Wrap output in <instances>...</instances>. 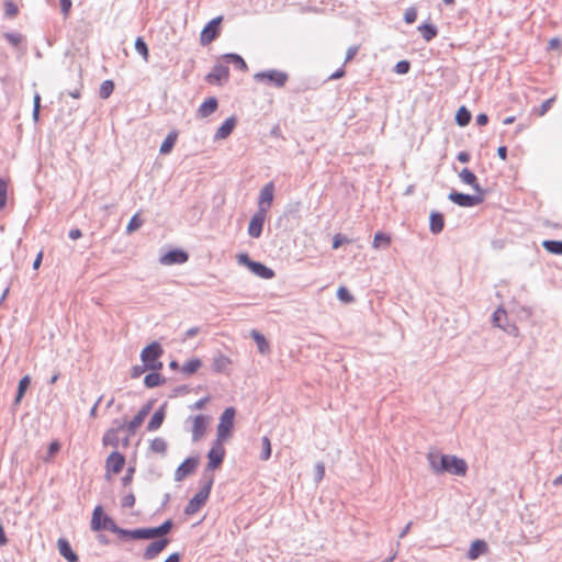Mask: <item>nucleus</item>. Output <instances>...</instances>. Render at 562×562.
I'll use <instances>...</instances> for the list:
<instances>
[{
	"mask_svg": "<svg viewBox=\"0 0 562 562\" xmlns=\"http://www.w3.org/2000/svg\"><path fill=\"white\" fill-rule=\"evenodd\" d=\"M164 350L161 346L154 341L145 347L140 352V359L146 369L151 371H158L162 368V362L159 361Z\"/></svg>",
	"mask_w": 562,
	"mask_h": 562,
	"instance_id": "f257e3e1",
	"label": "nucleus"
},
{
	"mask_svg": "<svg viewBox=\"0 0 562 562\" xmlns=\"http://www.w3.org/2000/svg\"><path fill=\"white\" fill-rule=\"evenodd\" d=\"M289 76L286 72L278 69H269L259 71L254 75V80L258 83L271 86L274 88H282L288 82Z\"/></svg>",
	"mask_w": 562,
	"mask_h": 562,
	"instance_id": "f03ea898",
	"label": "nucleus"
},
{
	"mask_svg": "<svg viewBox=\"0 0 562 562\" xmlns=\"http://www.w3.org/2000/svg\"><path fill=\"white\" fill-rule=\"evenodd\" d=\"M213 485V476L205 479L201 490L189 501L184 508L187 515H193L206 503Z\"/></svg>",
	"mask_w": 562,
	"mask_h": 562,
	"instance_id": "7ed1b4c3",
	"label": "nucleus"
},
{
	"mask_svg": "<svg viewBox=\"0 0 562 562\" xmlns=\"http://www.w3.org/2000/svg\"><path fill=\"white\" fill-rule=\"evenodd\" d=\"M235 409L227 407L220 417L217 426V439L218 441L225 440L229 435L234 426Z\"/></svg>",
	"mask_w": 562,
	"mask_h": 562,
	"instance_id": "20e7f679",
	"label": "nucleus"
},
{
	"mask_svg": "<svg viewBox=\"0 0 562 562\" xmlns=\"http://www.w3.org/2000/svg\"><path fill=\"white\" fill-rule=\"evenodd\" d=\"M115 521L106 516V515H103V509L101 506H97L93 510V514H92V519H91V529L92 530H95V531H99V530H109L111 531L112 529H114V526H115Z\"/></svg>",
	"mask_w": 562,
	"mask_h": 562,
	"instance_id": "39448f33",
	"label": "nucleus"
},
{
	"mask_svg": "<svg viewBox=\"0 0 562 562\" xmlns=\"http://www.w3.org/2000/svg\"><path fill=\"white\" fill-rule=\"evenodd\" d=\"M448 199L454 204L462 207H472L479 205L483 201V194H465L457 191L449 193Z\"/></svg>",
	"mask_w": 562,
	"mask_h": 562,
	"instance_id": "423d86ee",
	"label": "nucleus"
},
{
	"mask_svg": "<svg viewBox=\"0 0 562 562\" xmlns=\"http://www.w3.org/2000/svg\"><path fill=\"white\" fill-rule=\"evenodd\" d=\"M446 468L442 469V473L448 472L458 476H463L467 473L468 465L463 459L456 456H443Z\"/></svg>",
	"mask_w": 562,
	"mask_h": 562,
	"instance_id": "0eeeda50",
	"label": "nucleus"
},
{
	"mask_svg": "<svg viewBox=\"0 0 562 562\" xmlns=\"http://www.w3.org/2000/svg\"><path fill=\"white\" fill-rule=\"evenodd\" d=\"M221 22L222 16H216L203 27L200 35L201 45H207L218 36Z\"/></svg>",
	"mask_w": 562,
	"mask_h": 562,
	"instance_id": "6e6552de",
	"label": "nucleus"
},
{
	"mask_svg": "<svg viewBox=\"0 0 562 562\" xmlns=\"http://www.w3.org/2000/svg\"><path fill=\"white\" fill-rule=\"evenodd\" d=\"M210 419V416L206 415H195L189 418L192 424L191 432L193 441H199L204 436Z\"/></svg>",
	"mask_w": 562,
	"mask_h": 562,
	"instance_id": "1a4fd4ad",
	"label": "nucleus"
},
{
	"mask_svg": "<svg viewBox=\"0 0 562 562\" xmlns=\"http://www.w3.org/2000/svg\"><path fill=\"white\" fill-rule=\"evenodd\" d=\"M273 193H274V186L272 182H269L262 187V189L260 190L259 200H258V211L259 212L267 214V212L273 201Z\"/></svg>",
	"mask_w": 562,
	"mask_h": 562,
	"instance_id": "9d476101",
	"label": "nucleus"
},
{
	"mask_svg": "<svg viewBox=\"0 0 562 562\" xmlns=\"http://www.w3.org/2000/svg\"><path fill=\"white\" fill-rule=\"evenodd\" d=\"M189 256L186 251L181 249H173L159 258V262L164 266H172V265H182L187 262Z\"/></svg>",
	"mask_w": 562,
	"mask_h": 562,
	"instance_id": "9b49d317",
	"label": "nucleus"
},
{
	"mask_svg": "<svg viewBox=\"0 0 562 562\" xmlns=\"http://www.w3.org/2000/svg\"><path fill=\"white\" fill-rule=\"evenodd\" d=\"M224 454H225V450L222 446V441H218V439H217L216 442L213 445V447L210 449V451L207 453V458H209L207 469L214 470V469L218 468L221 465V463L223 462Z\"/></svg>",
	"mask_w": 562,
	"mask_h": 562,
	"instance_id": "f8f14e48",
	"label": "nucleus"
},
{
	"mask_svg": "<svg viewBox=\"0 0 562 562\" xmlns=\"http://www.w3.org/2000/svg\"><path fill=\"white\" fill-rule=\"evenodd\" d=\"M125 464V458L123 454H121L117 451H113L105 461V468L108 475L110 473L117 474L122 471L123 467Z\"/></svg>",
	"mask_w": 562,
	"mask_h": 562,
	"instance_id": "ddd939ff",
	"label": "nucleus"
},
{
	"mask_svg": "<svg viewBox=\"0 0 562 562\" xmlns=\"http://www.w3.org/2000/svg\"><path fill=\"white\" fill-rule=\"evenodd\" d=\"M171 528H172V521L166 520L164 524H161L158 527L143 528V532H139L138 536H140L142 539H154V538L167 535Z\"/></svg>",
	"mask_w": 562,
	"mask_h": 562,
	"instance_id": "4468645a",
	"label": "nucleus"
},
{
	"mask_svg": "<svg viewBox=\"0 0 562 562\" xmlns=\"http://www.w3.org/2000/svg\"><path fill=\"white\" fill-rule=\"evenodd\" d=\"M266 220V213L257 211V213L251 217L248 225V234L252 238H259L262 233L263 223Z\"/></svg>",
	"mask_w": 562,
	"mask_h": 562,
	"instance_id": "2eb2a0df",
	"label": "nucleus"
},
{
	"mask_svg": "<svg viewBox=\"0 0 562 562\" xmlns=\"http://www.w3.org/2000/svg\"><path fill=\"white\" fill-rule=\"evenodd\" d=\"M198 465V459L188 458L186 459L176 470L175 480L177 482L182 481L186 476L193 473Z\"/></svg>",
	"mask_w": 562,
	"mask_h": 562,
	"instance_id": "dca6fc26",
	"label": "nucleus"
},
{
	"mask_svg": "<svg viewBox=\"0 0 562 562\" xmlns=\"http://www.w3.org/2000/svg\"><path fill=\"white\" fill-rule=\"evenodd\" d=\"M229 69L226 64L218 63L216 64L212 71L207 75L206 79L210 82L221 83L223 80L228 78Z\"/></svg>",
	"mask_w": 562,
	"mask_h": 562,
	"instance_id": "f3484780",
	"label": "nucleus"
},
{
	"mask_svg": "<svg viewBox=\"0 0 562 562\" xmlns=\"http://www.w3.org/2000/svg\"><path fill=\"white\" fill-rule=\"evenodd\" d=\"M443 456L445 454H441L437 450H430L427 453V460L429 462L430 469L436 474H441L442 473V469L446 468V465H445V460L446 459H443Z\"/></svg>",
	"mask_w": 562,
	"mask_h": 562,
	"instance_id": "a211bd4d",
	"label": "nucleus"
},
{
	"mask_svg": "<svg viewBox=\"0 0 562 562\" xmlns=\"http://www.w3.org/2000/svg\"><path fill=\"white\" fill-rule=\"evenodd\" d=\"M169 540L167 538L158 539L151 542L144 552L145 560L155 559L165 548L168 546Z\"/></svg>",
	"mask_w": 562,
	"mask_h": 562,
	"instance_id": "6ab92c4d",
	"label": "nucleus"
},
{
	"mask_svg": "<svg viewBox=\"0 0 562 562\" xmlns=\"http://www.w3.org/2000/svg\"><path fill=\"white\" fill-rule=\"evenodd\" d=\"M459 179L461 180L462 183L464 184H468L470 187H472V189L479 193V194H483V189L481 188V186L477 182V178L476 176L468 168H463L460 172H459Z\"/></svg>",
	"mask_w": 562,
	"mask_h": 562,
	"instance_id": "aec40b11",
	"label": "nucleus"
},
{
	"mask_svg": "<svg viewBox=\"0 0 562 562\" xmlns=\"http://www.w3.org/2000/svg\"><path fill=\"white\" fill-rule=\"evenodd\" d=\"M150 404H146L145 406H143L139 412L137 413V415L131 420L128 422V424L126 425V429L130 434H134L137 428L142 425V423L144 422L145 417L148 415V413L150 412Z\"/></svg>",
	"mask_w": 562,
	"mask_h": 562,
	"instance_id": "412c9836",
	"label": "nucleus"
},
{
	"mask_svg": "<svg viewBox=\"0 0 562 562\" xmlns=\"http://www.w3.org/2000/svg\"><path fill=\"white\" fill-rule=\"evenodd\" d=\"M58 551L68 562H78V555L72 551L69 542L60 538L57 541Z\"/></svg>",
	"mask_w": 562,
	"mask_h": 562,
	"instance_id": "4be33fe9",
	"label": "nucleus"
},
{
	"mask_svg": "<svg viewBox=\"0 0 562 562\" xmlns=\"http://www.w3.org/2000/svg\"><path fill=\"white\" fill-rule=\"evenodd\" d=\"M235 124H236V121L234 117L226 119L225 122L217 128V131L214 135V139L220 140V139H225L226 137H228L231 135V133L233 132Z\"/></svg>",
	"mask_w": 562,
	"mask_h": 562,
	"instance_id": "5701e85b",
	"label": "nucleus"
},
{
	"mask_svg": "<svg viewBox=\"0 0 562 562\" xmlns=\"http://www.w3.org/2000/svg\"><path fill=\"white\" fill-rule=\"evenodd\" d=\"M217 106V100L215 98H209L199 106L198 115L200 117H207L216 111Z\"/></svg>",
	"mask_w": 562,
	"mask_h": 562,
	"instance_id": "b1692460",
	"label": "nucleus"
},
{
	"mask_svg": "<svg viewBox=\"0 0 562 562\" xmlns=\"http://www.w3.org/2000/svg\"><path fill=\"white\" fill-rule=\"evenodd\" d=\"M445 227L443 215L439 212H431L429 218V228L432 234H439Z\"/></svg>",
	"mask_w": 562,
	"mask_h": 562,
	"instance_id": "393cba45",
	"label": "nucleus"
},
{
	"mask_svg": "<svg viewBox=\"0 0 562 562\" xmlns=\"http://www.w3.org/2000/svg\"><path fill=\"white\" fill-rule=\"evenodd\" d=\"M487 550V544L483 540H475L472 542L469 551H468V558L470 560L477 559L481 554L485 553Z\"/></svg>",
	"mask_w": 562,
	"mask_h": 562,
	"instance_id": "a878e982",
	"label": "nucleus"
},
{
	"mask_svg": "<svg viewBox=\"0 0 562 562\" xmlns=\"http://www.w3.org/2000/svg\"><path fill=\"white\" fill-rule=\"evenodd\" d=\"M254 274L262 278V279H271L274 277V272L272 269L266 267L265 265L260 263V262H254L251 263L250 266V269H249Z\"/></svg>",
	"mask_w": 562,
	"mask_h": 562,
	"instance_id": "bb28decb",
	"label": "nucleus"
},
{
	"mask_svg": "<svg viewBox=\"0 0 562 562\" xmlns=\"http://www.w3.org/2000/svg\"><path fill=\"white\" fill-rule=\"evenodd\" d=\"M165 419V407H160L158 411H156L150 418L149 423L147 424V430L148 431H155L160 428Z\"/></svg>",
	"mask_w": 562,
	"mask_h": 562,
	"instance_id": "cd10ccee",
	"label": "nucleus"
},
{
	"mask_svg": "<svg viewBox=\"0 0 562 562\" xmlns=\"http://www.w3.org/2000/svg\"><path fill=\"white\" fill-rule=\"evenodd\" d=\"M30 383H31V378L29 375H24L19 381L16 396H15L14 402H13L14 406L20 405V403H21V401H22V398H23L27 387L30 386Z\"/></svg>",
	"mask_w": 562,
	"mask_h": 562,
	"instance_id": "c85d7f7f",
	"label": "nucleus"
},
{
	"mask_svg": "<svg viewBox=\"0 0 562 562\" xmlns=\"http://www.w3.org/2000/svg\"><path fill=\"white\" fill-rule=\"evenodd\" d=\"M251 337L254 338L255 342L257 344L258 350L262 355H267L270 351V347L268 341L266 340L265 336L261 335L257 330L251 331Z\"/></svg>",
	"mask_w": 562,
	"mask_h": 562,
	"instance_id": "c756f323",
	"label": "nucleus"
},
{
	"mask_svg": "<svg viewBox=\"0 0 562 562\" xmlns=\"http://www.w3.org/2000/svg\"><path fill=\"white\" fill-rule=\"evenodd\" d=\"M112 532L116 533L117 536L122 538H131V539H142L139 532H143V528L134 529V530H127L119 527L117 525L114 526V529L111 530Z\"/></svg>",
	"mask_w": 562,
	"mask_h": 562,
	"instance_id": "7c9ffc66",
	"label": "nucleus"
},
{
	"mask_svg": "<svg viewBox=\"0 0 562 562\" xmlns=\"http://www.w3.org/2000/svg\"><path fill=\"white\" fill-rule=\"evenodd\" d=\"M229 363L231 361L226 356L218 353L213 359L212 368L216 372H223L228 368Z\"/></svg>",
	"mask_w": 562,
	"mask_h": 562,
	"instance_id": "2f4dec72",
	"label": "nucleus"
},
{
	"mask_svg": "<svg viewBox=\"0 0 562 562\" xmlns=\"http://www.w3.org/2000/svg\"><path fill=\"white\" fill-rule=\"evenodd\" d=\"M391 244V237L384 233H376L372 243L374 249L386 248Z\"/></svg>",
	"mask_w": 562,
	"mask_h": 562,
	"instance_id": "473e14b6",
	"label": "nucleus"
},
{
	"mask_svg": "<svg viewBox=\"0 0 562 562\" xmlns=\"http://www.w3.org/2000/svg\"><path fill=\"white\" fill-rule=\"evenodd\" d=\"M168 443L164 438L157 437L150 441V450L158 454H165Z\"/></svg>",
	"mask_w": 562,
	"mask_h": 562,
	"instance_id": "72a5a7b5",
	"label": "nucleus"
},
{
	"mask_svg": "<svg viewBox=\"0 0 562 562\" xmlns=\"http://www.w3.org/2000/svg\"><path fill=\"white\" fill-rule=\"evenodd\" d=\"M227 64H233L241 70H247V64L241 56L237 54H226L223 57Z\"/></svg>",
	"mask_w": 562,
	"mask_h": 562,
	"instance_id": "f704fd0d",
	"label": "nucleus"
},
{
	"mask_svg": "<svg viewBox=\"0 0 562 562\" xmlns=\"http://www.w3.org/2000/svg\"><path fill=\"white\" fill-rule=\"evenodd\" d=\"M418 31L422 33L425 41L430 42L437 36V29L431 24H422L418 26Z\"/></svg>",
	"mask_w": 562,
	"mask_h": 562,
	"instance_id": "c9c22d12",
	"label": "nucleus"
},
{
	"mask_svg": "<svg viewBox=\"0 0 562 562\" xmlns=\"http://www.w3.org/2000/svg\"><path fill=\"white\" fill-rule=\"evenodd\" d=\"M201 366H202V362L200 359H191V360L187 361L186 363H183L181 371L184 374L190 375V374L195 373L200 369Z\"/></svg>",
	"mask_w": 562,
	"mask_h": 562,
	"instance_id": "e433bc0d",
	"label": "nucleus"
},
{
	"mask_svg": "<svg viewBox=\"0 0 562 562\" xmlns=\"http://www.w3.org/2000/svg\"><path fill=\"white\" fill-rule=\"evenodd\" d=\"M177 140V134L176 133H170L167 135V137L165 138V140L162 142V144L160 145V154H168L171 151L172 147L175 146V143Z\"/></svg>",
	"mask_w": 562,
	"mask_h": 562,
	"instance_id": "4c0bfd02",
	"label": "nucleus"
},
{
	"mask_svg": "<svg viewBox=\"0 0 562 562\" xmlns=\"http://www.w3.org/2000/svg\"><path fill=\"white\" fill-rule=\"evenodd\" d=\"M543 248L554 255H562V241L560 240H544Z\"/></svg>",
	"mask_w": 562,
	"mask_h": 562,
	"instance_id": "58836bf2",
	"label": "nucleus"
},
{
	"mask_svg": "<svg viewBox=\"0 0 562 562\" xmlns=\"http://www.w3.org/2000/svg\"><path fill=\"white\" fill-rule=\"evenodd\" d=\"M456 121L460 126H465L471 121V113L467 110V108L461 106L457 114H456Z\"/></svg>",
	"mask_w": 562,
	"mask_h": 562,
	"instance_id": "ea45409f",
	"label": "nucleus"
},
{
	"mask_svg": "<svg viewBox=\"0 0 562 562\" xmlns=\"http://www.w3.org/2000/svg\"><path fill=\"white\" fill-rule=\"evenodd\" d=\"M114 90V83L112 80H104L99 89V97L101 99H108Z\"/></svg>",
	"mask_w": 562,
	"mask_h": 562,
	"instance_id": "a19ab883",
	"label": "nucleus"
},
{
	"mask_svg": "<svg viewBox=\"0 0 562 562\" xmlns=\"http://www.w3.org/2000/svg\"><path fill=\"white\" fill-rule=\"evenodd\" d=\"M162 378L160 376L159 373L157 372H151V373H148L146 376H145V380H144V383L147 387H155V386H158L161 384L162 382Z\"/></svg>",
	"mask_w": 562,
	"mask_h": 562,
	"instance_id": "79ce46f5",
	"label": "nucleus"
},
{
	"mask_svg": "<svg viewBox=\"0 0 562 562\" xmlns=\"http://www.w3.org/2000/svg\"><path fill=\"white\" fill-rule=\"evenodd\" d=\"M135 50L144 58L148 60V47L142 37H137L135 41Z\"/></svg>",
	"mask_w": 562,
	"mask_h": 562,
	"instance_id": "37998d69",
	"label": "nucleus"
},
{
	"mask_svg": "<svg viewBox=\"0 0 562 562\" xmlns=\"http://www.w3.org/2000/svg\"><path fill=\"white\" fill-rule=\"evenodd\" d=\"M506 318V312L503 308H497L492 315V323L494 326L505 329L502 321Z\"/></svg>",
	"mask_w": 562,
	"mask_h": 562,
	"instance_id": "c03bdc74",
	"label": "nucleus"
},
{
	"mask_svg": "<svg viewBox=\"0 0 562 562\" xmlns=\"http://www.w3.org/2000/svg\"><path fill=\"white\" fill-rule=\"evenodd\" d=\"M8 183L5 180L0 179V210L7 204Z\"/></svg>",
	"mask_w": 562,
	"mask_h": 562,
	"instance_id": "a18cd8bd",
	"label": "nucleus"
},
{
	"mask_svg": "<svg viewBox=\"0 0 562 562\" xmlns=\"http://www.w3.org/2000/svg\"><path fill=\"white\" fill-rule=\"evenodd\" d=\"M271 456V443L268 437L262 438V451L260 458L268 460Z\"/></svg>",
	"mask_w": 562,
	"mask_h": 562,
	"instance_id": "49530a36",
	"label": "nucleus"
},
{
	"mask_svg": "<svg viewBox=\"0 0 562 562\" xmlns=\"http://www.w3.org/2000/svg\"><path fill=\"white\" fill-rule=\"evenodd\" d=\"M337 297L344 302V303H350L353 301V297L352 295L350 294V292L344 288V286H340L337 291Z\"/></svg>",
	"mask_w": 562,
	"mask_h": 562,
	"instance_id": "de8ad7c7",
	"label": "nucleus"
},
{
	"mask_svg": "<svg viewBox=\"0 0 562 562\" xmlns=\"http://www.w3.org/2000/svg\"><path fill=\"white\" fill-rule=\"evenodd\" d=\"M143 222L142 220H139L138 215H134L130 223L127 224V227H126V231L128 234L135 232L136 229H138L140 226H142Z\"/></svg>",
	"mask_w": 562,
	"mask_h": 562,
	"instance_id": "09e8293b",
	"label": "nucleus"
},
{
	"mask_svg": "<svg viewBox=\"0 0 562 562\" xmlns=\"http://www.w3.org/2000/svg\"><path fill=\"white\" fill-rule=\"evenodd\" d=\"M409 63L407 60H401L395 65V72L398 75H405L409 71Z\"/></svg>",
	"mask_w": 562,
	"mask_h": 562,
	"instance_id": "8fccbe9b",
	"label": "nucleus"
},
{
	"mask_svg": "<svg viewBox=\"0 0 562 562\" xmlns=\"http://www.w3.org/2000/svg\"><path fill=\"white\" fill-rule=\"evenodd\" d=\"M315 482L319 483L325 475V467L322 462H317L314 468Z\"/></svg>",
	"mask_w": 562,
	"mask_h": 562,
	"instance_id": "3c124183",
	"label": "nucleus"
},
{
	"mask_svg": "<svg viewBox=\"0 0 562 562\" xmlns=\"http://www.w3.org/2000/svg\"><path fill=\"white\" fill-rule=\"evenodd\" d=\"M5 7V14L9 18H13L18 14V7L14 4L12 0H7L4 3Z\"/></svg>",
	"mask_w": 562,
	"mask_h": 562,
	"instance_id": "603ef678",
	"label": "nucleus"
},
{
	"mask_svg": "<svg viewBox=\"0 0 562 562\" xmlns=\"http://www.w3.org/2000/svg\"><path fill=\"white\" fill-rule=\"evenodd\" d=\"M417 19V11L415 8H408L404 13V20L406 23L412 24Z\"/></svg>",
	"mask_w": 562,
	"mask_h": 562,
	"instance_id": "864d4df0",
	"label": "nucleus"
},
{
	"mask_svg": "<svg viewBox=\"0 0 562 562\" xmlns=\"http://www.w3.org/2000/svg\"><path fill=\"white\" fill-rule=\"evenodd\" d=\"M40 108H41V97L38 93L34 95V108H33V120L35 122L38 121L40 117Z\"/></svg>",
	"mask_w": 562,
	"mask_h": 562,
	"instance_id": "5fc2aeb1",
	"label": "nucleus"
},
{
	"mask_svg": "<svg viewBox=\"0 0 562 562\" xmlns=\"http://www.w3.org/2000/svg\"><path fill=\"white\" fill-rule=\"evenodd\" d=\"M4 37L13 46L19 45L22 40V36L19 33H5Z\"/></svg>",
	"mask_w": 562,
	"mask_h": 562,
	"instance_id": "6e6d98bb",
	"label": "nucleus"
},
{
	"mask_svg": "<svg viewBox=\"0 0 562 562\" xmlns=\"http://www.w3.org/2000/svg\"><path fill=\"white\" fill-rule=\"evenodd\" d=\"M553 102H554V98H550V99L546 100V101L540 105V108H539V110H538V114H539L540 116L544 115V114H546V113L551 109V106H552Z\"/></svg>",
	"mask_w": 562,
	"mask_h": 562,
	"instance_id": "4d7b16f0",
	"label": "nucleus"
},
{
	"mask_svg": "<svg viewBox=\"0 0 562 562\" xmlns=\"http://www.w3.org/2000/svg\"><path fill=\"white\" fill-rule=\"evenodd\" d=\"M135 504V496L130 493L127 495H125L123 498H122V506L123 507H127V508H131L133 507Z\"/></svg>",
	"mask_w": 562,
	"mask_h": 562,
	"instance_id": "13d9d810",
	"label": "nucleus"
},
{
	"mask_svg": "<svg viewBox=\"0 0 562 562\" xmlns=\"http://www.w3.org/2000/svg\"><path fill=\"white\" fill-rule=\"evenodd\" d=\"M348 241H349V240H348L345 236H342V235H340V234H337V235H335V236H334V239H333V248H334V249H337V248H339L342 244L348 243Z\"/></svg>",
	"mask_w": 562,
	"mask_h": 562,
	"instance_id": "bf43d9fd",
	"label": "nucleus"
},
{
	"mask_svg": "<svg viewBox=\"0 0 562 562\" xmlns=\"http://www.w3.org/2000/svg\"><path fill=\"white\" fill-rule=\"evenodd\" d=\"M237 261H238V263L246 266L248 269H250L251 263L255 262V261L250 260V258L248 257L247 254H239L237 256Z\"/></svg>",
	"mask_w": 562,
	"mask_h": 562,
	"instance_id": "052dcab7",
	"label": "nucleus"
},
{
	"mask_svg": "<svg viewBox=\"0 0 562 562\" xmlns=\"http://www.w3.org/2000/svg\"><path fill=\"white\" fill-rule=\"evenodd\" d=\"M60 449V445L58 441H53L48 447V456L45 458L46 461L49 460L55 453H57Z\"/></svg>",
	"mask_w": 562,
	"mask_h": 562,
	"instance_id": "680f3d73",
	"label": "nucleus"
},
{
	"mask_svg": "<svg viewBox=\"0 0 562 562\" xmlns=\"http://www.w3.org/2000/svg\"><path fill=\"white\" fill-rule=\"evenodd\" d=\"M209 401H210V397H207V396L206 397H202L199 401H196L194 404H192L190 406V409H192V411L202 409Z\"/></svg>",
	"mask_w": 562,
	"mask_h": 562,
	"instance_id": "e2e57ef3",
	"label": "nucleus"
},
{
	"mask_svg": "<svg viewBox=\"0 0 562 562\" xmlns=\"http://www.w3.org/2000/svg\"><path fill=\"white\" fill-rule=\"evenodd\" d=\"M63 14L67 15L71 8V0H59Z\"/></svg>",
	"mask_w": 562,
	"mask_h": 562,
	"instance_id": "0e129e2a",
	"label": "nucleus"
},
{
	"mask_svg": "<svg viewBox=\"0 0 562 562\" xmlns=\"http://www.w3.org/2000/svg\"><path fill=\"white\" fill-rule=\"evenodd\" d=\"M359 47L358 46H351L347 49L346 53V63L351 60L358 53Z\"/></svg>",
	"mask_w": 562,
	"mask_h": 562,
	"instance_id": "69168bd1",
	"label": "nucleus"
},
{
	"mask_svg": "<svg viewBox=\"0 0 562 562\" xmlns=\"http://www.w3.org/2000/svg\"><path fill=\"white\" fill-rule=\"evenodd\" d=\"M147 370L145 368V366L140 367V366H135L132 368V378H138L140 374L144 373V371Z\"/></svg>",
	"mask_w": 562,
	"mask_h": 562,
	"instance_id": "338daca9",
	"label": "nucleus"
},
{
	"mask_svg": "<svg viewBox=\"0 0 562 562\" xmlns=\"http://www.w3.org/2000/svg\"><path fill=\"white\" fill-rule=\"evenodd\" d=\"M488 122V117L485 113H481L476 116V124L480 125V126H484L485 124H487Z\"/></svg>",
	"mask_w": 562,
	"mask_h": 562,
	"instance_id": "774afa93",
	"label": "nucleus"
}]
</instances>
